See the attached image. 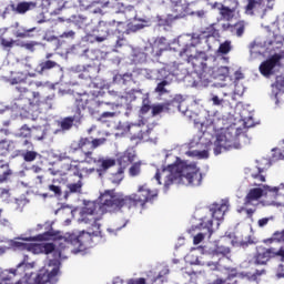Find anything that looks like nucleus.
Listing matches in <instances>:
<instances>
[{"label":"nucleus","mask_w":284,"mask_h":284,"mask_svg":"<svg viewBox=\"0 0 284 284\" xmlns=\"http://www.w3.org/2000/svg\"><path fill=\"white\" fill-rule=\"evenodd\" d=\"M134 159H136V153L134 152V150H132V149L125 150L116 159L119 169L124 170V171L128 170V168H130V165H132L134 163Z\"/></svg>","instance_id":"nucleus-17"},{"label":"nucleus","mask_w":284,"mask_h":284,"mask_svg":"<svg viewBox=\"0 0 284 284\" xmlns=\"http://www.w3.org/2000/svg\"><path fill=\"white\" fill-rule=\"evenodd\" d=\"M82 57L87 58L89 61H98L101 59V50L99 49H85Z\"/></svg>","instance_id":"nucleus-31"},{"label":"nucleus","mask_w":284,"mask_h":284,"mask_svg":"<svg viewBox=\"0 0 284 284\" xmlns=\"http://www.w3.org/2000/svg\"><path fill=\"white\" fill-rule=\"evenodd\" d=\"M64 243L67 245H73L74 247H79V250H83L92 243V235L88 232H82L79 235L71 234L67 239H64Z\"/></svg>","instance_id":"nucleus-12"},{"label":"nucleus","mask_w":284,"mask_h":284,"mask_svg":"<svg viewBox=\"0 0 284 284\" xmlns=\"http://www.w3.org/2000/svg\"><path fill=\"white\" fill-rule=\"evenodd\" d=\"M169 77V71L165 68L153 69L148 73V79H153L155 81H165Z\"/></svg>","instance_id":"nucleus-25"},{"label":"nucleus","mask_w":284,"mask_h":284,"mask_svg":"<svg viewBox=\"0 0 284 284\" xmlns=\"http://www.w3.org/2000/svg\"><path fill=\"white\" fill-rule=\"evenodd\" d=\"M17 43H19V40H14L12 38L7 39L6 37L0 36V45L4 50H12V48H14V45H17Z\"/></svg>","instance_id":"nucleus-37"},{"label":"nucleus","mask_w":284,"mask_h":284,"mask_svg":"<svg viewBox=\"0 0 284 284\" xmlns=\"http://www.w3.org/2000/svg\"><path fill=\"white\" fill-rule=\"evenodd\" d=\"M171 4L172 11L174 12V19H182V17H185L187 8H190V3L183 0H178L176 2L171 1Z\"/></svg>","instance_id":"nucleus-22"},{"label":"nucleus","mask_w":284,"mask_h":284,"mask_svg":"<svg viewBox=\"0 0 284 284\" xmlns=\"http://www.w3.org/2000/svg\"><path fill=\"white\" fill-rule=\"evenodd\" d=\"M126 284H148L144 277L130 278L126 281Z\"/></svg>","instance_id":"nucleus-56"},{"label":"nucleus","mask_w":284,"mask_h":284,"mask_svg":"<svg viewBox=\"0 0 284 284\" xmlns=\"http://www.w3.org/2000/svg\"><path fill=\"white\" fill-rule=\"evenodd\" d=\"M230 246L217 244L215 248L212 251L213 256H221L222 258H229L231 254Z\"/></svg>","instance_id":"nucleus-28"},{"label":"nucleus","mask_w":284,"mask_h":284,"mask_svg":"<svg viewBox=\"0 0 284 284\" xmlns=\"http://www.w3.org/2000/svg\"><path fill=\"white\" fill-rule=\"evenodd\" d=\"M231 34H235V37H243V34H245V21L241 20L232 24Z\"/></svg>","instance_id":"nucleus-34"},{"label":"nucleus","mask_w":284,"mask_h":284,"mask_svg":"<svg viewBox=\"0 0 284 284\" xmlns=\"http://www.w3.org/2000/svg\"><path fill=\"white\" fill-rule=\"evenodd\" d=\"M168 110V106L165 104H154L152 105V115L156 116L159 114H162V112H165Z\"/></svg>","instance_id":"nucleus-52"},{"label":"nucleus","mask_w":284,"mask_h":284,"mask_svg":"<svg viewBox=\"0 0 284 284\" xmlns=\"http://www.w3.org/2000/svg\"><path fill=\"white\" fill-rule=\"evenodd\" d=\"M75 72H79V79H97V74L101 72V63L94 62L93 64L77 65Z\"/></svg>","instance_id":"nucleus-14"},{"label":"nucleus","mask_w":284,"mask_h":284,"mask_svg":"<svg viewBox=\"0 0 284 284\" xmlns=\"http://www.w3.org/2000/svg\"><path fill=\"white\" fill-rule=\"evenodd\" d=\"M82 119L83 114L74 113L71 116L62 119L60 122V128L63 132H68V130H72L73 125L81 123Z\"/></svg>","instance_id":"nucleus-19"},{"label":"nucleus","mask_w":284,"mask_h":284,"mask_svg":"<svg viewBox=\"0 0 284 284\" xmlns=\"http://www.w3.org/2000/svg\"><path fill=\"white\" fill-rule=\"evenodd\" d=\"M141 165H142L141 161L134 162V163L132 162L129 169V175L139 176L141 174Z\"/></svg>","instance_id":"nucleus-42"},{"label":"nucleus","mask_w":284,"mask_h":284,"mask_svg":"<svg viewBox=\"0 0 284 284\" xmlns=\"http://www.w3.org/2000/svg\"><path fill=\"white\" fill-rule=\"evenodd\" d=\"M273 159H275V161H284V150H275Z\"/></svg>","instance_id":"nucleus-59"},{"label":"nucleus","mask_w":284,"mask_h":284,"mask_svg":"<svg viewBox=\"0 0 284 284\" xmlns=\"http://www.w3.org/2000/svg\"><path fill=\"white\" fill-rule=\"evenodd\" d=\"M162 172H169L164 180V187L170 185H186L187 187H199L203 183V173L195 163L187 162L176 158L173 164L162 169Z\"/></svg>","instance_id":"nucleus-2"},{"label":"nucleus","mask_w":284,"mask_h":284,"mask_svg":"<svg viewBox=\"0 0 284 284\" xmlns=\"http://www.w3.org/2000/svg\"><path fill=\"white\" fill-rule=\"evenodd\" d=\"M274 8V0H247L245 6L246 14H254V10H272Z\"/></svg>","instance_id":"nucleus-15"},{"label":"nucleus","mask_w":284,"mask_h":284,"mask_svg":"<svg viewBox=\"0 0 284 284\" xmlns=\"http://www.w3.org/2000/svg\"><path fill=\"white\" fill-rule=\"evenodd\" d=\"M100 163V169H98V172H105L106 170H110V168H114L116 165V161L113 159H103V158H95V162H92V164Z\"/></svg>","instance_id":"nucleus-26"},{"label":"nucleus","mask_w":284,"mask_h":284,"mask_svg":"<svg viewBox=\"0 0 284 284\" xmlns=\"http://www.w3.org/2000/svg\"><path fill=\"white\" fill-rule=\"evenodd\" d=\"M125 171L122 169H118V171L112 175L111 180L112 183H115V185H119L123 179H125Z\"/></svg>","instance_id":"nucleus-48"},{"label":"nucleus","mask_w":284,"mask_h":284,"mask_svg":"<svg viewBox=\"0 0 284 284\" xmlns=\"http://www.w3.org/2000/svg\"><path fill=\"white\" fill-rule=\"evenodd\" d=\"M36 245L34 243L13 242V247L20 252H32V254L36 252Z\"/></svg>","instance_id":"nucleus-33"},{"label":"nucleus","mask_w":284,"mask_h":284,"mask_svg":"<svg viewBox=\"0 0 284 284\" xmlns=\"http://www.w3.org/2000/svg\"><path fill=\"white\" fill-rule=\"evenodd\" d=\"M77 33L74 31H65L60 36V39H74Z\"/></svg>","instance_id":"nucleus-60"},{"label":"nucleus","mask_w":284,"mask_h":284,"mask_svg":"<svg viewBox=\"0 0 284 284\" xmlns=\"http://www.w3.org/2000/svg\"><path fill=\"white\" fill-rule=\"evenodd\" d=\"M38 3L34 1H30V2H20L17 6V12L19 14H26V12H28V10H34V8H37Z\"/></svg>","instance_id":"nucleus-32"},{"label":"nucleus","mask_w":284,"mask_h":284,"mask_svg":"<svg viewBox=\"0 0 284 284\" xmlns=\"http://www.w3.org/2000/svg\"><path fill=\"white\" fill-rule=\"evenodd\" d=\"M242 281H244L245 284H258V280L254 278V274H245Z\"/></svg>","instance_id":"nucleus-54"},{"label":"nucleus","mask_w":284,"mask_h":284,"mask_svg":"<svg viewBox=\"0 0 284 284\" xmlns=\"http://www.w3.org/2000/svg\"><path fill=\"white\" fill-rule=\"evenodd\" d=\"M166 85H170V81L162 80L160 83H158L156 88L154 89V92L160 97H163V94H168V89H165Z\"/></svg>","instance_id":"nucleus-41"},{"label":"nucleus","mask_w":284,"mask_h":284,"mask_svg":"<svg viewBox=\"0 0 284 284\" xmlns=\"http://www.w3.org/2000/svg\"><path fill=\"white\" fill-rule=\"evenodd\" d=\"M39 45V42L37 41H30V42H24V41H19L17 42L18 48H23L24 50H28L29 52H34V48Z\"/></svg>","instance_id":"nucleus-39"},{"label":"nucleus","mask_w":284,"mask_h":284,"mask_svg":"<svg viewBox=\"0 0 284 284\" xmlns=\"http://www.w3.org/2000/svg\"><path fill=\"white\" fill-rule=\"evenodd\" d=\"M159 199V190L150 189L148 183L138 186V193L125 195L115 190H106L100 195L99 211L101 214H119L126 210H145L148 203H154Z\"/></svg>","instance_id":"nucleus-1"},{"label":"nucleus","mask_w":284,"mask_h":284,"mask_svg":"<svg viewBox=\"0 0 284 284\" xmlns=\"http://www.w3.org/2000/svg\"><path fill=\"white\" fill-rule=\"evenodd\" d=\"M152 110V102L149 97L143 98L142 106L140 109V114H148L149 111Z\"/></svg>","instance_id":"nucleus-46"},{"label":"nucleus","mask_w":284,"mask_h":284,"mask_svg":"<svg viewBox=\"0 0 284 284\" xmlns=\"http://www.w3.org/2000/svg\"><path fill=\"white\" fill-rule=\"evenodd\" d=\"M270 223V217H263L257 221L258 227H265Z\"/></svg>","instance_id":"nucleus-63"},{"label":"nucleus","mask_w":284,"mask_h":284,"mask_svg":"<svg viewBox=\"0 0 284 284\" xmlns=\"http://www.w3.org/2000/svg\"><path fill=\"white\" fill-rule=\"evenodd\" d=\"M18 138L32 139V129H30L28 124L22 125L20 132L18 133Z\"/></svg>","instance_id":"nucleus-43"},{"label":"nucleus","mask_w":284,"mask_h":284,"mask_svg":"<svg viewBox=\"0 0 284 284\" xmlns=\"http://www.w3.org/2000/svg\"><path fill=\"white\" fill-rule=\"evenodd\" d=\"M219 72H220V74H222V77H227L230 74V68H227V67H220L219 68Z\"/></svg>","instance_id":"nucleus-64"},{"label":"nucleus","mask_w":284,"mask_h":284,"mask_svg":"<svg viewBox=\"0 0 284 284\" xmlns=\"http://www.w3.org/2000/svg\"><path fill=\"white\" fill-rule=\"evenodd\" d=\"M266 245H272V243H284V229L282 231H275L270 239L264 240ZM272 258H280L284 262V246L280 248L276 247H264L258 246L254 256V265H267Z\"/></svg>","instance_id":"nucleus-5"},{"label":"nucleus","mask_w":284,"mask_h":284,"mask_svg":"<svg viewBox=\"0 0 284 284\" xmlns=\"http://www.w3.org/2000/svg\"><path fill=\"white\" fill-rule=\"evenodd\" d=\"M79 178V180L75 183L68 184V190L71 192V194H75L77 192H81V189L83 187V173L81 175H75Z\"/></svg>","instance_id":"nucleus-36"},{"label":"nucleus","mask_w":284,"mask_h":284,"mask_svg":"<svg viewBox=\"0 0 284 284\" xmlns=\"http://www.w3.org/2000/svg\"><path fill=\"white\" fill-rule=\"evenodd\" d=\"M234 149L232 141H229L226 136H219L214 143V154L219 156L221 152Z\"/></svg>","instance_id":"nucleus-20"},{"label":"nucleus","mask_w":284,"mask_h":284,"mask_svg":"<svg viewBox=\"0 0 284 284\" xmlns=\"http://www.w3.org/2000/svg\"><path fill=\"white\" fill-rule=\"evenodd\" d=\"M34 30H37V28H20L13 32V36L16 37V39H32V37H34V34H32Z\"/></svg>","instance_id":"nucleus-30"},{"label":"nucleus","mask_w":284,"mask_h":284,"mask_svg":"<svg viewBox=\"0 0 284 284\" xmlns=\"http://www.w3.org/2000/svg\"><path fill=\"white\" fill-rule=\"evenodd\" d=\"M200 225L204 230H207L210 236H212V227L214 225V222L212 221V219H207V217L202 219V222Z\"/></svg>","instance_id":"nucleus-51"},{"label":"nucleus","mask_w":284,"mask_h":284,"mask_svg":"<svg viewBox=\"0 0 284 284\" xmlns=\"http://www.w3.org/2000/svg\"><path fill=\"white\" fill-rule=\"evenodd\" d=\"M41 105H44L45 110H52V105H54V95H48L44 101H41L40 98V105L38 106H27V108H41Z\"/></svg>","instance_id":"nucleus-40"},{"label":"nucleus","mask_w":284,"mask_h":284,"mask_svg":"<svg viewBox=\"0 0 284 284\" xmlns=\"http://www.w3.org/2000/svg\"><path fill=\"white\" fill-rule=\"evenodd\" d=\"M230 210V205L227 202H222L221 204H213L212 216L215 219V221L223 220V216H225V213Z\"/></svg>","instance_id":"nucleus-23"},{"label":"nucleus","mask_w":284,"mask_h":284,"mask_svg":"<svg viewBox=\"0 0 284 284\" xmlns=\"http://www.w3.org/2000/svg\"><path fill=\"white\" fill-rule=\"evenodd\" d=\"M49 172L52 176H65L64 181H68V176H80L81 179V168L70 163L62 164V170L49 169Z\"/></svg>","instance_id":"nucleus-13"},{"label":"nucleus","mask_w":284,"mask_h":284,"mask_svg":"<svg viewBox=\"0 0 284 284\" xmlns=\"http://www.w3.org/2000/svg\"><path fill=\"white\" fill-rule=\"evenodd\" d=\"M205 239V234L203 233H197L194 237H193V244L194 245H199L200 243H203V240Z\"/></svg>","instance_id":"nucleus-58"},{"label":"nucleus","mask_w":284,"mask_h":284,"mask_svg":"<svg viewBox=\"0 0 284 284\" xmlns=\"http://www.w3.org/2000/svg\"><path fill=\"white\" fill-rule=\"evenodd\" d=\"M168 274H170V268H168V266H164L159 275L153 280L152 284H163L165 283V276H168Z\"/></svg>","instance_id":"nucleus-38"},{"label":"nucleus","mask_w":284,"mask_h":284,"mask_svg":"<svg viewBox=\"0 0 284 284\" xmlns=\"http://www.w3.org/2000/svg\"><path fill=\"white\" fill-rule=\"evenodd\" d=\"M10 85L14 87V101L22 110L24 108H34L41 105V93L30 91L27 85H36V88H45V83L41 81L28 82V73L18 72L9 79Z\"/></svg>","instance_id":"nucleus-3"},{"label":"nucleus","mask_w":284,"mask_h":284,"mask_svg":"<svg viewBox=\"0 0 284 284\" xmlns=\"http://www.w3.org/2000/svg\"><path fill=\"white\" fill-rule=\"evenodd\" d=\"M155 45H158V48H161V45H168V39L165 38H158L155 40Z\"/></svg>","instance_id":"nucleus-62"},{"label":"nucleus","mask_w":284,"mask_h":284,"mask_svg":"<svg viewBox=\"0 0 284 284\" xmlns=\"http://www.w3.org/2000/svg\"><path fill=\"white\" fill-rule=\"evenodd\" d=\"M270 168H272V162L267 159H261L257 161V165L245 169V174L253 180V185H263L267 179L265 171Z\"/></svg>","instance_id":"nucleus-7"},{"label":"nucleus","mask_w":284,"mask_h":284,"mask_svg":"<svg viewBox=\"0 0 284 284\" xmlns=\"http://www.w3.org/2000/svg\"><path fill=\"white\" fill-rule=\"evenodd\" d=\"M75 114H83L84 110H88L91 116H97V114H101L103 110H105V105H110L111 110L114 108H119V104L110 103V102H99L94 98H90L88 94H81L75 99Z\"/></svg>","instance_id":"nucleus-6"},{"label":"nucleus","mask_w":284,"mask_h":284,"mask_svg":"<svg viewBox=\"0 0 284 284\" xmlns=\"http://www.w3.org/2000/svg\"><path fill=\"white\" fill-rule=\"evenodd\" d=\"M72 23L79 28H85V26H88V18H84L83 16H73Z\"/></svg>","instance_id":"nucleus-47"},{"label":"nucleus","mask_w":284,"mask_h":284,"mask_svg":"<svg viewBox=\"0 0 284 284\" xmlns=\"http://www.w3.org/2000/svg\"><path fill=\"white\" fill-rule=\"evenodd\" d=\"M199 43H201V36L193 34L190 43L185 42V38H179L178 44L182 45L180 57H186L187 63H194L199 59V51H196Z\"/></svg>","instance_id":"nucleus-8"},{"label":"nucleus","mask_w":284,"mask_h":284,"mask_svg":"<svg viewBox=\"0 0 284 284\" xmlns=\"http://www.w3.org/2000/svg\"><path fill=\"white\" fill-rule=\"evenodd\" d=\"M39 68L40 69L38 70V74H43L44 72L54 70V68H59V63H57V61L53 60H45L39 64Z\"/></svg>","instance_id":"nucleus-29"},{"label":"nucleus","mask_w":284,"mask_h":284,"mask_svg":"<svg viewBox=\"0 0 284 284\" xmlns=\"http://www.w3.org/2000/svg\"><path fill=\"white\" fill-rule=\"evenodd\" d=\"M265 274H267V271L265 268L256 270L253 273V278H256L257 281H261V276H265Z\"/></svg>","instance_id":"nucleus-57"},{"label":"nucleus","mask_w":284,"mask_h":284,"mask_svg":"<svg viewBox=\"0 0 284 284\" xmlns=\"http://www.w3.org/2000/svg\"><path fill=\"white\" fill-rule=\"evenodd\" d=\"M50 192H53L57 196H61V186L51 184L49 185Z\"/></svg>","instance_id":"nucleus-61"},{"label":"nucleus","mask_w":284,"mask_h":284,"mask_svg":"<svg viewBox=\"0 0 284 284\" xmlns=\"http://www.w3.org/2000/svg\"><path fill=\"white\" fill-rule=\"evenodd\" d=\"M106 141L105 138H93L92 135L81 136L79 140L71 142L69 154H77L79 152V156L74 160L75 163H88V165H92V163L97 162L94 151L97 148L105 145Z\"/></svg>","instance_id":"nucleus-4"},{"label":"nucleus","mask_w":284,"mask_h":284,"mask_svg":"<svg viewBox=\"0 0 284 284\" xmlns=\"http://www.w3.org/2000/svg\"><path fill=\"white\" fill-rule=\"evenodd\" d=\"M32 135L34 136L36 141H43V139H45V131L41 126L33 128V130H31V136Z\"/></svg>","instance_id":"nucleus-44"},{"label":"nucleus","mask_w":284,"mask_h":284,"mask_svg":"<svg viewBox=\"0 0 284 284\" xmlns=\"http://www.w3.org/2000/svg\"><path fill=\"white\" fill-rule=\"evenodd\" d=\"M202 34H206V38L219 37V30L216 29V23H212L205 28Z\"/></svg>","instance_id":"nucleus-45"},{"label":"nucleus","mask_w":284,"mask_h":284,"mask_svg":"<svg viewBox=\"0 0 284 284\" xmlns=\"http://www.w3.org/2000/svg\"><path fill=\"white\" fill-rule=\"evenodd\" d=\"M114 116H116V112H102L99 118L98 121H101L102 123H106L108 119H114Z\"/></svg>","instance_id":"nucleus-53"},{"label":"nucleus","mask_w":284,"mask_h":284,"mask_svg":"<svg viewBox=\"0 0 284 284\" xmlns=\"http://www.w3.org/2000/svg\"><path fill=\"white\" fill-rule=\"evenodd\" d=\"M68 248V245L65 244V240L63 242H60L59 244L54 243H41V244H36V252L34 254H53V260L54 261H61V258H65L63 256V253Z\"/></svg>","instance_id":"nucleus-9"},{"label":"nucleus","mask_w":284,"mask_h":284,"mask_svg":"<svg viewBox=\"0 0 284 284\" xmlns=\"http://www.w3.org/2000/svg\"><path fill=\"white\" fill-rule=\"evenodd\" d=\"M128 132L131 136V141H143L145 132L140 124H131L128 126Z\"/></svg>","instance_id":"nucleus-24"},{"label":"nucleus","mask_w":284,"mask_h":284,"mask_svg":"<svg viewBox=\"0 0 284 284\" xmlns=\"http://www.w3.org/2000/svg\"><path fill=\"white\" fill-rule=\"evenodd\" d=\"M19 152L26 163L37 161V156H39V152L34 151V149L20 150Z\"/></svg>","instance_id":"nucleus-27"},{"label":"nucleus","mask_w":284,"mask_h":284,"mask_svg":"<svg viewBox=\"0 0 284 284\" xmlns=\"http://www.w3.org/2000/svg\"><path fill=\"white\" fill-rule=\"evenodd\" d=\"M119 26H123V22H115L114 20L112 21H100L98 26V32L99 36L95 37V41L98 43H103L110 37L111 34L115 33L116 30H119Z\"/></svg>","instance_id":"nucleus-10"},{"label":"nucleus","mask_w":284,"mask_h":284,"mask_svg":"<svg viewBox=\"0 0 284 284\" xmlns=\"http://www.w3.org/2000/svg\"><path fill=\"white\" fill-rule=\"evenodd\" d=\"M101 8H113L116 14H128L134 12V6L123 2V0H97Z\"/></svg>","instance_id":"nucleus-11"},{"label":"nucleus","mask_w":284,"mask_h":284,"mask_svg":"<svg viewBox=\"0 0 284 284\" xmlns=\"http://www.w3.org/2000/svg\"><path fill=\"white\" fill-rule=\"evenodd\" d=\"M281 62V54L275 53L270 59L265 60L260 65V72L263 74V77H271V74H274V69L278 63Z\"/></svg>","instance_id":"nucleus-16"},{"label":"nucleus","mask_w":284,"mask_h":284,"mask_svg":"<svg viewBox=\"0 0 284 284\" xmlns=\"http://www.w3.org/2000/svg\"><path fill=\"white\" fill-rule=\"evenodd\" d=\"M21 150H34V144L30 141V138H24L19 140Z\"/></svg>","instance_id":"nucleus-50"},{"label":"nucleus","mask_w":284,"mask_h":284,"mask_svg":"<svg viewBox=\"0 0 284 284\" xmlns=\"http://www.w3.org/2000/svg\"><path fill=\"white\" fill-rule=\"evenodd\" d=\"M265 195V190L262 187H253L248 191L246 196L244 197V205L247 207V205H253L254 201H258L260 199H263Z\"/></svg>","instance_id":"nucleus-21"},{"label":"nucleus","mask_w":284,"mask_h":284,"mask_svg":"<svg viewBox=\"0 0 284 284\" xmlns=\"http://www.w3.org/2000/svg\"><path fill=\"white\" fill-rule=\"evenodd\" d=\"M213 8H217L222 21H232L236 16V7H227L221 2H214Z\"/></svg>","instance_id":"nucleus-18"},{"label":"nucleus","mask_w":284,"mask_h":284,"mask_svg":"<svg viewBox=\"0 0 284 284\" xmlns=\"http://www.w3.org/2000/svg\"><path fill=\"white\" fill-rule=\"evenodd\" d=\"M99 204L92 202L87 204L82 210V216L85 219L87 216H97V210Z\"/></svg>","instance_id":"nucleus-35"},{"label":"nucleus","mask_w":284,"mask_h":284,"mask_svg":"<svg viewBox=\"0 0 284 284\" xmlns=\"http://www.w3.org/2000/svg\"><path fill=\"white\" fill-rule=\"evenodd\" d=\"M231 50H232V42L226 40L220 44L217 52L220 54H229Z\"/></svg>","instance_id":"nucleus-49"},{"label":"nucleus","mask_w":284,"mask_h":284,"mask_svg":"<svg viewBox=\"0 0 284 284\" xmlns=\"http://www.w3.org/2000/svg\"><path fill=\"white\" fill-rule=\"evenodd\" d=\"M236 276H239V271H236V268H232V270L227 271V276L224 281H226V283H227L229 281L236 278Z\"/></svg>","instance_id":"nucleus-55"}]
</instances>
